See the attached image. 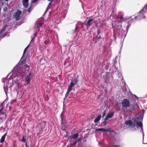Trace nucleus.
Here are the masks:
<instances>
[{"instance_id": "nucleus-4", "label": "nucleus", "mask_w": 147, "mask_h": 147, "mask_svg": "<svg viewBox=\"0 0 147 147\" xmlns=\"http://www.w3.org/2000/svg\"><path fill=\"white\" fill-rule=\"evenodd\" d=\"M3 108H2L0 109V120L1 122H2L3 120L4 117H5V118H7L6 115L5 113L4 112H3Z\"/></svg>"}, {"instance_id": "nucleus-9", "label": "nucleus", "mask_w": 147, "mask_h": 147, "mask_svg": "<svg viewBox=\"0 0 147 147\" xmlns=\"http://www.w3.org/2000/svg\"><path fill=\"white\" fill-rule=\"evenodd\" d=\"M78 81L77 79L76 78H72L71 80L70 85L73 86L77 83Z\"/></svg>"}, {"instance_id": "nucleus-32", "label": "nucleus", "mask_w": 147, "mask_h": 147, "mask_svg": "<svg viewBox=\"0 0 147 147\" xmlns=\"http://www.w3.org/2000/svg\"><path fill=\"white\" fill-rule=\"evenodd\" d=\"M31 7H29V8H28V9L27 10V11H28V12H30L31 11Z\"/></svg>"}, {"instance_id": "nucleus-39", "label": "nucleus", "mask_w": 147, "mask_h": 147, "mask_svg": "<svg viewBox=\"0 0 147 147\" xmlns=\"http://www.w3.org/2000/svg\"><path fill=\"white\" fill-rule=\"evenodd\" d=\"M109 118L107 116H106V118L105 119V121H106Z\"/></svg>"}, {"instance_id": "nucleus-1", "label": "nucleus", "mask_w": 147, "mask_h": 147, "mask_svg": "<svg viewBox=\"0 0 147 147\" xmlns=\"http://www.w3.org/2000/svg\"><path fill=\"white\" fill-rule=\"evenodd\" d=\"M22 11L18 9L17 10L16 12L14 13L13 15L14 17L15 18L16 20L18 21L20 19V15L22 14Z\"/></svg>"}, {"instance_id": "nucleus-27", "label": "nucleus", "mask_w": 147, "mask_h": 147, "mask_svg": "<svg viewBox=\"0 0 147 147\" xmlns=\"http://www.w3.org/2000/svg\"><path fill=\"white\" fill-rule=\"evenodd\" d=\"M77 144L76 142L75 141V142L73 143H70V145L73 146L75 145L76 144Z\"/></svg>"}, {"instance_id": "nucleus-34", "label": "nucleus", "mask_w": 147, "mask_h": 147, "mask_svg": "<svg viewBox=\"0 0 147 147\" xmlns=\"http://www.w3.org/2000/svg\"><path fill=\"white\" fill-rule=\"evenodd\" d=\"M26 61V59H23V60L22 61V63L23 64H24V63H25Z\"/></svg>"}, {"instance_id": "nucleus-37", "label": "nucleus", "mask_w": 147, "mask_h": 147, "mask_svg": "<svg viewBox=\"0 0 147 147\" xmlns=\"http://www.w3.org/2000/svg\"><path fill=\"white\" fill-rule=\"evenodd\" d=\"M113 147H120V145H116L114 146Z\"/></svg>"}, {"instance_id": "nucleus-41", "label": "nucleus", "mask_w": 147, "mask_h": 147, "mask_svg": "<svg viewBox=\"0 0 147 147\" xmlns=\"http://www.w3.org/2000/svg\"><path fill=\"white\" fill-rule=\"evenodd\" d=\"M51 2H50V3H49V5H48V6H50V5H51Z\"/></svg>"}, {"instance_id": "nucleus-31", "label": "nucleus", "mask_w": 147, "mask_h": 147, "mask_svg": "<svg viewBox=\"0 0 147 147\" xmlns=\"http://www.w3.org/2000/svg\"><path fill=\"white\" fill-rule=\"evenodd\" d=\"M81 140V139L80 138H79L76 142L77 143L79 142H80Z\"/></svg>"}, {"instance_id": "nucleus-23", "label": "nucleus", "mask_w": 147, "mask_h": 147, "mask_svg": "<svg viewBox=\"0 0 147 147\" xmlns=\"http://www.w3.org/2000/svg\"><path fill=\"white\" fill-rule=\"evenodd\" d=\"M70 92L68 90L67 91V92L66 93L65 96V98H66L68 96Z\"/></svg>"}, {"instance_id": "nucleus-3", "label": "nucleus", "mask_w": 147, "mask_h": 147, "mask_svg": "<svg viewBox=\"0 0 147 147\" xmlns=\"http://www.w3.org/2000/svg\"><path fill=\"white\" fill-rule=\"evenodd\" d=\"M123 106L125 108L129 106L130 104L129 100L127 99H124L122 102Z\"/></svg>"}, {"instance_id": "nucleus-11", "label": "nucleus", "mask_w": 147, "mask_h": 147, "mask_svg": "<svg viewBox=\"0 0 147 147\" xmlns=\"http://www.w3.org/2000/svg\"><path fill=\"white\" fill-rule=\"evenodd\" d=\"M7 133V132L6 133L1 137L0 142L1 143H3L4 142Z\"/></svg>"}, {"instance_id": "nucleus-43", "label": "nucleus", "mask_w": 147, "mask_h": 147, "mask_svg": "<svg viewBox=\"0 0 147 147\" xmlns=\"http://www.w3.org/2000/svg\"><path fill=\"white\" fill-rule=\"evenodd\" d=\"M7 35V33H5V36Z\"/></svg>"}, {"instance_id": "nucleus-13", "label": "nucleus", "mask_w": 147, "mask_h": 147, "mask_svg": "<svg viewBox=\"0 0 147 147\" xmlns=\"http://www.w3.org/2000/svg\"><path fill=\"white\" fill-rule=\"evenodd\" d=\"M78 135V133H76L72 136V138L73 139H75L77 138Z\"/></svg>"}, {"instance_id": "nucleus-15", "label": "nucleus", "mask_w": 147, "mask_h": 147, "mask_svg": "<svg viewBox=\"0 0 147 147\" xmlns=\"http://www.w3.org/2000/svg\"><path fill=\"white\" fill-rule=\"evenodd\" d=\"M136 125L137 126H139L140 127H141L142 128V127L143 126V124L141 122H137Z\"/></svg>"}, {"instance_id": "nucleus-28", "label": "nucleus", "mask_w": 147, "mask_h": 147, "mask_svg": "<svg viewBox=\"0 0 147 147\" xmlns=\"http://www.w3.org/2000/svg\"><path fill=\"white\" fill-rule=\"evenodd\" d=\"M101 33V32L100 31V30L99 29L98 30L97 32V35H99Z\"/></svg>"}, {"instance_id": "nucleus-24", "label": "nucleus", "mask_w": 147, "mask_h": 147, "mask_svg": "<svg viewBox=\"0 0 147 147\" xmlns=\"http://www.w3.org/2000/svg\"><path fill=\"white\" fill-rule=\"evenodd\" d=\"M117 19H119L121 20H122V21H123V17L122 16H117Z\"/></svg>"}, {"instance_id": "nucleus-14", "label": "nucleus", "mask_w": 147, "mask_h": 147, "mask_svg": "<svg viewBox=\"0 0 147 147\" xmlns=\"http://www.w3.org/2000/svg\"><path fill=\"white\" fill-rule=\"evenodd\" d=\"M114 115V113H109L107 114V116L109 118H111Z\"/></svg>"}, {"instance_id": "nucleus-22", "label": "nucleus", "mask_w": 147, "mask_h": 147, "mask_svg": "<svg viewBox=\"0 0 147 147\" xmlns=\"http://www.w3.org/2000/svg\"><path fill=\"white\" fill-rule=\"evenodd\" d=\"M105 131L113 132L114 131L113 130H111L110 128H108L107 129H105Z\"/></svg>"}, {"instance_id": "nucleus-5", "label": "nucleus", "mask_w": 147, "mask_h": 147, "mask_svg": "<svg viewBox=\"0 0 147 147\" xmlns=\"http://www.w3.org/2000/svg\"><path fill=\"white\" fill-rule=\"evenodd\" d=\"M143 117H142L141 115H139L137 118H134L132 119V120L133 121V124H135L136 123L137 124V121L139 119L140 120H142Z\"/></svg>"}, {"instance_id": "nucleus-20", "label": "nucleus", "mask_w": 147, "mask_h": 147, "mask_svg": "<svg viewBox=\"0 0 147 147\" xmlns=\"http://www.w3.org/2000/svg\"><path fill=\"white\" fill-rule=\"evenodd\" d=\"M117 23L118 24V26H120V27H121L122 26V21L119 20H118L117 22Z\"/></svg>"}, {"instance_id": "nucleus-30", "label": "nucleus", "mask_w": 147, "mask_h": 147, "mask_svg": "<svg viewBox=\"0 0 147 147\" xmlns=\"http://www.w3.org/2000/svg\"><path fill=\"white\" fill-rule=\"evenodd\" d=\"M105 115H106V111L105 110L104 111L103 113L102 114V117H104L105 116Z\"/></svg>"}, {"instance_id": "nucleus-18", "label": "nucleus", "mask_w": 147, "mask_h": 147, "mask_svg": "<svg viewBox=\"0 0 147 147\" xmlns=\"http://www.w3.org/2000/svg\"><path fill=\"white\" fill-rule=\"evenodd\" d=\"M23 4L24 6L26 7L27 8L28 5V2H23Z\"/></svg>"}, {"instance_id": "nucleus-12", "label": "nucleus", "mask_w": 147, "mask_h": 147, "mask_svg": "<svg viewBox=\"0 0 147 147\" xmlns=\"http://www.w3.org/2000/svg\"><path fill=\"white\" fill-rule=\"evenodd\" d=\"M147 7V4L144 7L143 9H142V10L139 12V13L142 14V15H143L144 13V12H145V10L146 9Z\"/></svg>"}, {"instance_id": "nucleus-16", "label": "nucleus", "mask_w": 147, "mask_h": 147, "mask_svg": "<svg viewBox=\"0 0 147 147\" xmlns=\"http://www.w3.org/2000/svg\"><path fill=\"white\" fill-rule=\"evenodd\" d=\"M6 27H7L6 25H5L4 26L3 28L1 30L0 32V33H1V34L2 33L5 31V30L6 29Z\"/></svg>"}, {"instance_id": "nucleus-7", "label": "nucleus", "mask_w": 147, "mask_h": 147, "mask_svg": "<svg viewBox=\"0 0 147 147\" xmlns=\"http://www.w3.org/2000/svg\"><path fill=\"white\" fill-rule=\"evenodd\" d=\"M125 123L126 125H129L131 127H132V126L135 127L136 125L135 124H133L131 120H129L128 121H125Z\"/></svg>"}, {"instance_id": "nucleus-38", "label": "nucleus", "mask_w": 147, "mask_h": 147, "mask_svg": "<svg viewBox=\"0 0 147 147\" xmlns=\"http://www.w3.org/2000/svg\"><path fill=\"white\" fill-rule=\"evenodd\" d=\"M23 2H28V0H23Z\"/></svg>"}, {"instance_id": "nucleus-26", "label": "nucleus", "mask_w": 147, "mask_h": 147, "mask_svg": "<svg viewBox=\"0 0 147 147\" xmlns=\"http://www.w3.org/2000/svg\"><path fill=\"white\" fill-rule=\"evenodd\" d=\"M29 45H28L27 47L25 49H24V53H23V55L24 54V53H25V52H26V49L28 48L29 47Z\"/></svg>"}, {"instance_id": "nucleus-10", "label": "nucleus", "mask_w": 147, "mask_h": 147, "mask_svg": "<svg viewBox=\"0 0 147 147\" xmlns=\"http://www.w3.org/2000/svg\"><path fill=\"white\" fill-rule=\"evenodd\" d=\"M101 115H99L95 119L94 122L95 123H97L101 119Z\"/></svg>"}, {"instance_id": "nucleus-35", "label": "nucleus", "mask_w": 147, "mask_h": 147, "mask_svg": "<svg viewBox=\"0 0 147 147\" xmlns=\"http://www.w3.org/2000/svg\"><path fill=\"white\" fill-rule=\"evenodd\" d=\"M97 38H98V39H99L100 38H101V36L99 35H97Z\"/></svg>"}, {"instance_id": "nucleus-33", "label": "nucleus", "mask_w": 147, "mask_h": 147, "mask_svg": "<svg viewBox=\"0 0 147 147\" xmlns=\"http://www.w3.org/2000/svg\"><path fill=\"white\" fill-rule=\"evenodd\" d=\"M87 23H86V22H84L83 23H81V26H83V25H85L86 26V24Z\"/></svg>"}, {"instance_id": "nucleus-8", "label": "nucleus", "mask_w": 147, "mask_h": 147, "mask_svg": "<svg viewBox=\"0 0 147 147\" xmlns=\"http://www.w3.org/2000/svg\"><path fill=\"white\" fill-rule=\"evenodd\" d=\"M94 20L93 19H90L89 20L86 24V26L87 29L94 23Z\"/></svg>"}, {"instance_id": "nucleus-25", "label": "nucleus", "mask_w": 147, "mask_h": 147, "mask_svg": "<svg viewBox=\"0 0 147 147\" xmlns=\"http://www.w3.org/2000/svg\"><path fill=\"white\" fill-rule=\"evenodd\" d=\"M79 30H78V27H76L74 30V32H78Z\"/></svg>"}, {"instance_id": "nucleus-40", "label": "nucleus", "mask_w": 147, "mask_h": 147, "mask_svg": "<svg viewBox=\"0 0 147 147\" xmlns=\"http://www.w3.org/2000/svg\"><path fill=\"white\" fill-rule=\"evenodd\" d=\"M25 145L26 147H28L29 146L27 145V142L25 143Z\"/></svg>"}, {"instance_id": "nucleus-21", "label": "nucleus", "mask_w": 147, "mask_h": 147, "mask_svg": "<svg viewBox=\"0 0 147 147\" xmlns=\"http://www.w3.org/2000/svg\"><path fill=\"white\" fill-rule=\"evenodd\" d=\"M24 68H25V70L26 71H28L30 69L29 66L26 65L25 66H24Z\"/></svg>"}, {"instance_id": "nucleus-19", "label": "nucleus", "mask_w": 147, "mask_h": 147, "mask_svg": "<svg viewBox=\"0 0 147 147\" xmlns=\"http://www.w3.org/2000/svg\"><path fill=\"white\" fill-rule=\"evenodd\" d=\"M73 86H72L70 85L68 86L67 90L70 92L72 89V87Z\"/></svg>"}, {"instance_id": "nucleus-6", "label": "nucleus", "mask_w": 147, "mask_h": 147, "mask_svg": "<svg viewBox=\"0 0 147 147\" xmlns=\"http://www.w3.org/2000/svg\"><path fill=\"white\" fill-rule=\"evenodd\" d=\"M31 73H30L25 78V80L27 84H28L31 81Z\"/></svg>"}, {"instance_id": "nucleus-42", "label": "nucleus", "mask_w": 147, "mask_h": 147, "mask_svg": "<svg viewBox=\"0 0 147 147\" xmlns=\"http://www.w3.org/2000/svg\"><path fill=\"white\" fill-rule=\"evenodd\" d=\"M84 27V25L82 26L81 28H83Z\"/></svg>"}, {"instance_id": "nucleus-44", "label": "nucleus", "mask_w": 147, "mask_h": 147, "mask_svg": "<svg viewBox=\"0 0 147 147\" xmlns=\"http://www.w3.org/2000/svg\"><path fill=\"white\" fill-rule=\"evenodd\" d=\"M33 40V38H32V41Z\"/></svg>"}, {"instance_id": "nucleus-36", "label": "nucleus", "mask_w": 147, "mask_h": 147, "mask_svg": "<svg viewBox=\"0 0 147 147\" xmlns=\"http://www.w3.org/2000/svg\"><path fill=\"white\" fill-rule=\"evenodd\" d=\"M103 123H104V124H105V125H106L107 124L106 121H104L103 122Z\"/></svg>"}, {"instance_id": "nucleus-2", "label": "nucleus", "mask_w": 147, "mask_h": 147, "mask_svg": "<svg viewBox=\"0 0 147 147\" xmlns=\"http://www.w3.org/2000/svg\"><path fill=\"white\" fill-rule=\"evenodd\" d=\"M46 125L45 122L42 121L38 125V126L41 129L40 130L38 134H42V132L43 131V129L45 127Z\"/></svg>"}, {"instance_id": "nucleus-29", "label": "nucleus", "mask_w": 147, "mask_h": 147, "mask_svg": "<svg viewBox=\"0 0 147 147\" xmlns=\"http://www.w3.org/2000/svg\"><path fill=\"white\" fill-rule=\"evenodd\" d=\"M22 140L23 142L24 143L26 141V139L24 138V136L22 137Z\"/></svg>"}, {"instance_id": "nucleus-17", "label": "nucleus", "mask_w": 147, "mask_h": 147, "mask_svg": "<svg viewBox=\"0 0 147 147\" xmlns=\"http://www.w3.org/2000/svg\"><path fill=\"white\" fill-rule=\"evenodd\" d=\"M96 131H105V129L103 128H100L97 129L95 130Z\"/></svg>"}]
</instances>
